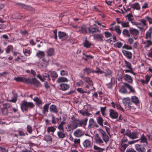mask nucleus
<instances>
[{
	"label": "nucleus",
	"instance_id": "a211bd4d",
	"mask_svg": "<svg viewBox=\"0 0 152 152\" xmlns=\"http://www.w3.org/2000/svg\"><path fill=\"white\" fill-rule=\"evenodd\" d=\"M140 142L144 143L143 144L144 146H147L148 145V142L146 137L143 134L141 137L140 138Z\"/></svg>",
	"mask_w": 152,
	"mask_h": 152
},
{
	"label": "nucleus",
	"instance_id": "f704fd0d",
	"mask_svg": "<svg viewBox=\"0 0 152 152\" xmlns=\"http://www.w3.org/2000/svg\"><path fill=\"white\" fill-rule=\"evenodd\" d=\"M130 28L129 30L126 29H124L122 31V34L125 36L127 37H130Z\"/></svg>",
	"mask_w": 152,
	"mask_h": 152
},
{
	"label": "nucleus",
	"instance_id": "2eb2a0df",
	"mask_svg": "<svg viewBox=\"0 0 152 152\" xmlns=\"http://www.w3.org/2000/svg\"><path fill=\"white\" fill-rule=\"evenodd\" d=\"M49 111L52 113L57 114L58 113V109L56 105L52 104L50 106Z\"/></svg>",
	"mask_w": 152,
	"mask_h": 152
},
{
	"label": "nucleus",
	"instance_id": "20e7f679",
	"mask_svg": "<svg viewBox=\"0 0 152 152\" xmlns=\"http://www.w3.org/2000/svg\"><path fill=\"white\" fill-rule=\"evenodd\" d=\"M124 135L128 136L130 139H134L138 137V134L137 132L133 131L131 132L130 130L128 129L126 131Z\"/></svg>",
	"mask_w": 152,
	"mask_h": 152
},
{
	"label": "nucleus",
	"instance_id": "0eeeda50",
	"mask_svg": "<svg viewBox=\"0 0 152 152\" xmlns=\"http://www.w3.org/2000/svg\"><path fill=\"white\" fill-rule=\"evenodd\" d=\"M124 135L121 142V150L122 151H124L126 148L128 146V140L127 137Z\"/></svg>",
	"mask_w": 152,
	"mask_h": 152
},
{
	"label": "nucleus",
	"instance_id": "5701e85b",
	"mask_svg": "<svg viewBox=\"0 0 152 152\" xmlns=\"http://www.w3.org/2000/svg\"><path fill=\"white\" fill-rule=\"evenodd\" d=\"M104 37L102 34H97L94 36V39L98 41H103Z\"/></svg>",
	"mask_w": 152,
	"mask_h": 152
},
{
	"label": "nucleus",
	"instance_id": "7c9ffc66",
	"mask_svg": "<svg viewBox=\"0 0 152 152\" xmlns=\"http://www.w3.org/2000/svg\"><path fill=\"white\" fill-rule=\"evenodd\" d=\"M68 80L66 77H59L57 80L56 83H59L61 82H67Z\"/></svg>",
	"mask_w": 152,
	"mask_h": 152
},
{
	"label": "nucleus",
	"instance_id": "338daca9",
	"mask_svg": "<svg viewBox=\"0 0 152 152\" xmlns=\"http://www.w3.org/2000/svg\"><path fill=\"white\" fill-rule=\"evenodd\" d=\"M23 53L26 56H27L26 54L28 55V56H30L31 54V51L30 50H29L27 49H25L23 50Z\"/></svg>",
	"mask_w": 152,
	"mask_h": 152
},
{
	"label": "nucleus",
	"instance_id": "c03bdc74",
	"mask_svg": "<svg viewBox=\"0 0 152 152\" xmlns=\"http://www.w3.org/2000/svg\"><path fill=\"white\" fill-rule=\"evenodd\" d=\"M105 72H104V73H103L104 74V76L105 77H107L108 75H111L112 72L109 69L107 68L105 69Z\"/></svg>",
	"mask_w": 152,
	"mask_h": 152
},
{
	"label": "nucleus",
	"instance_id": "58836bf2",
	"mask_svg": "<svg viewBox=\"0 0 152 152\" xmlns=\"http://www.w3.org/2000/svg\"><path fill=\"white\" fill-rule=\"evenodd\" d=\"M127 88L125 85L124 86H123L121 87V88L119 90V91L122 93H129L127 91Z\"/></svg>",
	"mask_w": 152,
	"mask_h": 152
},
{
	"label": "nucleus",
	"instance_id": "393cba45",
	"mask_svg": "<svg viewBox=\"0 0 152 152\" xmlns=\"http://www.w3.org/2000/svg\"><path fill=\"white\" fill-rule=\"evenodd\" d=\"M122 53L128 59H131L132 58V54L131 52L126 50H123Z\"/></svg>",
	"mask_w": 152,
	"mask_h": 152
},
{
	"label": "nucleus",
	"instance_id": "680f3d73",
	"mask_svg": "<svg viewBox=\"0 0 152 152\" xmlns=\"http://www.w3.org/2000/svg\"><path fill=\"white\" fill-rule=\"evenodd\" d=\"M113 107L114 108H116L118 110H120L122 111H124L123 109L118 104H116L115 105L113 106Z\"/></svg>",
	"mask_w": 152,
	"mask_h": 152
},
{
	"label": "nucleus",
	"instance_id": "1a4fd4ad",
	"mask_svg": "<svg viewBox=\"0 0 152 152\" xmlns=\"http://www.w3.org/2000/svg\"><path fill=\"white\" fill-rule=\"evenodd\" d=\"M76 28L78 32H80L81 33L84 34H87L88 33V29L85 25H83L81 26H75V27Z\"/></svg>",
	"mask_w": 152,
	"mask_h": 152
},
{
	"label": "nucleus",
	"instance_id": "423d86ee",
	"mask_svg": "<svg viewBox=\"0 0 152 152\" xmlns=\"http://www.w3.org/2000/svg\"><path fill=\"white\" fill-rule=\"evenodd\" d=\"M140 21L141 23H137L136 24V26L140 30H146L148 28V26L147 24L146 23L145 20L142 19L140 20Z\"/></svg>",
	"mask_w": 152,
	"mask_h": 152
},
{
	"label": "nucleus",
	"instance_id": "4468645a",
	"mask_svg": "<svg viewBox=\"0 0 152 152\" xmlns=\"http://www.w3.org/2000/svg\"><path fill=\"white\" fill-rule=\"evenodd\" d=\"M101 134L103 140L105 142H107L109 140V137L107 134L102 129L99 130Z\"/></svg>",
	"mask_w": 152,
	"mask_h": 152
},
{
	"label": "nucleus",
	"instance_id": "09e8293b",
	"mask_svg": "<svg viewBox=\"0 0 152 152\" xmlns=\"http://www.w3.org/2000/svg\"><path fill=\"white\" fill-rule=\"evenodd\" d=\"M124 61L126 65L125 66H126L127 68H129V69H132V68L131 66V64L126 60H124Z\"/></svg>",
	"mask_w": 152,
	"mask_h": 152
},
{
	"label": "nucleus",
	"instance_id": "a18cd8bd",
	"mask_svg": "<svg viewBox=\"0 0 152 152\" xmlns=\"http://www.w3.org/2000/svg\"><path fill=\"white\" fill-rule=\"evenodd\" d=\"M114 29L115 30V31L116 32L118 35H121V31L120 30V28L119 26H116L115 27Z\"/></svg>",
	"mask_w": 152,
	"mask_h": 152
},
{
	"label": "nucleus",
	"instance_id": "ea45409f",
	"mask_svg": "<svg viewBox=\"0 0 152 152\" xmlns=\"http://www.w3.org/2000/svg\"><path fill=\"white\" fill-rule=\"evenodd\" d=\"M56 130V128L54 126H51L47 128V131L48 133L50 132L53 133Z\"/></svg>",
	"mask_w": 152,
	"mask_h": 152
},
{
	"label": "nucleus",
	"instance_id": "9b49d317",
	"mask_svg": "<svg viewBox=\"0 0 152 152\" xmlns=\"http://www.w3.org/2000/svg\"><path fill=\"white\" fill-rule=\"evenodd\" d=\"M99 125L95 121L94 119L93 118H91L89 122L88 128V129H91L92 128H94L95 127H98Z\"/></svg>",
	"mask_w": 152,
	"mask_h": 152
},
{
	"label": "nucleus",
	"instance_id": "39448f33",
	"mask_svg": "<svg viewBox=\"0 0 152 152\" xmlns=\"http://www.w3.org/2000/svg\"><path fill=\"white\" fill-rule=\"evenodd\" d=\"M79 120L77 119L72 121L71 123L68 125L67 131H70L71 130L75 129L78 126Z\"/></svg>",
	"mask_w": 152,
	"mask_h": 152
},
{
	"label": "nucleus",
	"instance_id": "69168bd1",
	"mask_svg": "<svg viewBox=\"0 0 152 152\" xmlns=\"http://www.w3.org/2000/svg\"><path fill=\"white\" fill-rule=\"evenodd\" d=\"M106 107H101L100 108L101 111L102 113V115L104 116L105 115V111H106Z\"/></svg>",
	"mask_w": 152,
	"mask_h": 152
},
{
	"label": "nucleus",
	"instance_id": "774afa93",
	"mask_svg": "<svg viewBox=\"0 0 152 152\" xmlns=\"http://www.w3.org/2000/svg\"><path fill=\"white\" fill-rule=\"evenodd\" d=\"M122 48H125L128 50H132V48L131 46H129L126 44H124L122 47Z\"/></svg>",
	"mask_w": 152,
	"mask_h": 152
},
{
	"label": "nucleus",
	"instance_id": "6e6552de",
	"mask_svg": "<svg viewBox=\"0 0 152 152\" xmlns=\"http://www.w3.org/2000/svg\"><path fill=\"white\" fill-rule=\"evenodd\" d=\"M130 37H133L135 39H136L138 37L139 31L138 30L133 28H130Z\"/></svg>",
	"mask_w": 152,
	"mask_h": 152
},
{
	"label": "nucleus",
	"instance_id": "8fccbe9b",
	"mask_svg": "<svg viewBox=\"0 0 152 152\" xmlns=\"http://www.w3.org/2000/svg\"><path fill=\"white\" fill-rule=\"evenodd\" d=\"M103 120L102 118L100 116L98 117L97 119V122L101 126H103Z\"/></svg>",
	"mask_w": 152,
	"mask_h": 152
},
{
	"label": "nucleus",
	"instance_id": "603ef678",
	"mask_svg": "<svg viewBox=\"0 0 152 152\" xmlns=\"http://www.w3.org/2000/svg\"><path fill=\"white\" fill-rule=\"evenodd\" d=\"M133 17V15L132 13H129L126 16V18H127L129 21L132 22L133 20V18H132Z\"/></svg>",
	"mask_w": 152,
	"mask_h": 152
},
{
	"label": "nucleus",
	"instance_id": "5fc2aeb1",
	"mask_svg": "<svg viewBox=\"0 0 152 152\" xmlns=\"http://www.w3.org/2000/svg\"><path fill=\"white\" fill-rule=\"evenodd\" d=\"M96 70H93V72L95 73H100L102 74L104 73V72L101 71L99 68L96 67Z\"/></svg>",
	"mask_w": 152,
	"mask_h": 152
},
{
	"label": "nucleus",
	"instance_id": "4be33fe9",
	"mask_svg": "<svg viewBox=\"0 0 152 152\" xmlns=\"http://www.w3.org/2000/svg\"><path fill=\"white\" fill-rule=\"evenodd\" d=\"M94 139L96 143L102 144L103 143V141L98 134L97 133L95 134L94 136Z\"/></svg>",
	"mask_w": 152,
	"mask_h": 152
},
{
	"label": "nucleus",
	"instance_id": "dca6fc26",
	"mask_svg": "<svg viewBox=\"0 0 152 152\" xmlns=\"http://www.w3.org/2000/svg\"><path fill=\"white\" fill-rule=\"evenodd\" d=\"M152 26L150 27L148 31L145 34V38L148 40H151L152 39Z\"/></svg>",
	"mask_w": 152,
	"mask_h": 152
},
{
	"label": "nucleus",
	"instance_id": "37998d69",
	"mask_svg": "<svg viewBox=\"0 0 152 152\" xmlns=\"http://www.w3.org/2000/svg\"><path fill=\"white\" fill-rule=\"evenodd\" d=\"M54 50L53 48H50L48 51L47 53L48 56H51L54 54Z\"/></svg>",
	"mask_w": 152,
	"mask_h": 152
},
{
	"label": "nucleus",
	"instance_id": "9d476101",
	"mask_svg": "<svg viewBox=\"0 0 152 152\" xmlns=\"http://www.w3.org/2000/svg\"><path fill=\"white\" fill-rule=\"evenodd\" d=\"M88 33L90 34H95L97 33H100L101 30L98 27H94L91 26L88 28Z\"/></svg>",
	"mask_w": 152,
	"mask_h": 152
},
{
	"label": "nucleus",
	"instance_id": "c9c22d12",
	"mask_svg": "<svg viewBox=\"0 0 152 152\" xmlns=\"http://www.w3.org/2000/svg\"><path fill=\"white\" fill-rule=\"evenodd\" d=\"M64 131H58L57 132V135L60 138L63 139L65 137V135L63 133Z\"/></svg>",
	"mask_w": 152,
	"mask_h": 152
},
{
	"label": "nucleus",
	"instance_id": "4c0bfd02",
	"mask_svg": "<svg viewBox=\"0 0 152 152\" xmlns=\"http://www.w3.org/2000/svg\"><path fill=\"white\" fill-rule=\"evenodd\" d=\"M45 55L44 52L39 50L37 53L36 56L40 58H41L45 56Z\"/></svg>",
	"mask_w": 152,
	"mask_h": 152
},
{
	"label": "nucleus",
	"instance_id": "cd10ccee",
	"mask_svg": "<svg viewBox=\"0 0 152 152\" xmlns=\"http://www.w3.org/2000/svg\"><path fill=\"white\" fill-rule=\"evenodd\" d=\"M123 78L124 79L129 83H132L133 81V79L131 77L127 74H125L124 75Z\"/></svg>",
	"mask_w": 152,
	"mask_h": 152
},
{
	"label": "nucleus",
	"instance_id": "2f4dec72",
	"mask_svg": "<svg viewBox=\"0 0 152 152\" xmlns=\"http://www.w3.org/2000/svg\"><path fill=\"white\" fill-rule=\"evenodd\" d=\"M43 79L44 80V82L46 80L50 82L51 80L49 75L46 73L43 74Z\"/></svg>",
	"mask_w": 152,
	"mask_h": 152
},
{
	"label": "nucleus",
	"instance_id": "e2e57ef3",
	"mask_svg": "<svg viewBox=\"0 0 152 152\" xmlns=\"http://www.w3.org/2000/svg\"><path fill=\"white\" fill-rule=\"evenodd\" d=\"M27 132L29 134L32 133L33 130L32 129V127L31 126H30L29 125H27Z\"/></svg>",
	"mask_w": 152,
	"mask_h": 152
},
{
	"label": "nucleus",
	"instance_id": "c756f323",
	"mask_svg": "<svg viewBox=\"0 0 152 152\" xmlns=\"http://www.w3.org/2000/svg\"><path fill=\"white\" fill-rule=\"evenodd\" d=\"M92 45V44L89 42L87 39L83 42V45L84 47L87 48H90Z\"/></svg>",
	"mask_w": 152,
	"mask_h": 152
},
{
	"label": "nucleus",
	"instance_id": "f03ea898",
	"mask_svg": "<svg viewBox=\"0 0 152 152\" xmlns=\"http://www.w3.org/2000/svg\"><path fill=\"white\" fill-rule=\"evenodd\" d=\"M20 108L23 112L28 111V108L32 109L35 107L34 103L31 102H28L25 100L22 101L20 104Z\"/></svg>",
	"mask_w": 152,
	"mask_h": 152
},
{
	"label": "nucleus",
	"instance_id": "412c9836",
	"mask_svg": "<svg viewBox=\"0 0 152 152\" xmlns=\"http://www.w3.org/2000/svg\"><path fill=\"white\" fill-rule=\"evenodd\" d=\"M34 101L36 103L37 105L40 108L42 109V107L40 105H41L43 103L40 99L38 97H36L33 99Z\"/></svg>",
	"mask_w": 152,
	"mask_h": 152
},
{
	"label": "nucleus",
	"instance_id": "864d4df0",
	"mask_svg": "<svg viewBox=\"0 0 152 152\" xmlns=\"http://www.w3.org/2000/svg\"><path fill=\"white\" fill-rule=\"evenodd\" d=\"M50 75L52 78H57L58 77V74L55 71L50 72Z\"/></svg>",
	"mask_w": 152,
	"mask_h": 152
},
{
	"label": "nucleus",
	"instance_id": "f8f14e48",
	"mask_svg": "<svg viewBox=\"0 0 152 152\" xmlns=\"http://www.w3.org/2000/svg\"><path fill=\"white\" fill-rule=\"evenodd\" d=\"M58 36L59 39H61L62 41L67 40L68 38V36L66 33L61 31L58 32Z\"/></svg>",
	"mask_w": 152,
	"mask_h": 152
},
{
	"label": "nucleus",
	"instance_id": "13d9d810",
	"mask_svg": "<svg viewBox=\"0 0 152 152\" xmlns=\"http://www.w3.org/2000/svg\"><path fill=\"white\" fill-rule=\"evenodd\" d=\"M123 45V44L120 42L118 41L116 43L114 44V46L115 47H117L118 48H121Z\"/></svg>",
	"mask_w": 152,
	"mask_h": 152
},
{
	"label": "nucleus",
	"instance_id": "4d7b16f0",
	"mask_svg": "<svg viewBox=\"0 0 152 152\" xmlns=\"http://www.w3.org/2000/svg\"><path fill=\"white\" fill-rule=\"evenodd\" d=\"M124 84H125L127 88L129 89L130 91L129 92V93L130 92H132L133 93L134 92V90L132 88V87L131 86L127 83H124Z\"/></svg>",
	"mask_w": 152,
	"mask_h": 152
},
{
	"label": "nucleus",
	"instance_id": "473e14b6",
	"mask_svg": "<svg viewBox=\"0 0 152 152\" xmlns=\"http://www.w3.org/2000/svg\"><path fill=\"white\" fill-rule=\"evenodd\" d=\"M131 100L133 102L136 104L139 103V100L138 98L135 96H133L131 97Z\"/></svg>",
	"mask_w": 152,
	"mask_h": 152
},
{
	"label": "nucleus",
	"instance_id": "a878e982",
	"mask_svg": "<svg viewBox=\"0 0 152 152\" xmlns=\"http://www.w3.org/2000/svg\"><path fill=\"white\" fill-rule=\"evenodd\" d=\"M44 140L46 141L48 143L50 144L52 142V138L49 135H46L44 136Z\"/></svg>",
	"mask_w": 152,
	"mask_h": 152
},
{
	"label": "nucleus",
	"instance_id": "7ed1b4c3",
	"mask_svg": "<svg viewBox=\"0 0 152 152\" xmlns=\"http://www.w3.org/2000/svg\"><path fill=\"white\" fill-rule=\"evenodd\" d=\"M130 102V99L129 98H127L124 99L123 102L125 108L127 110H135V108L133 106V104Z\"/></svg>",
	"mask_w": 152,
	"mask_h": 152
},
{
	"label": "nucleus",
	"instance_id": "c85d7f7f",
	"mask_svg": "<svg viewBox=\"0 0 152 152\" xmlns=\"http://www.w3.org/2000/svg\"><path fill=\"white\" fill-rule=\"evenodd\" d=\"M50 104H46L43 107V109L42 110V113L43 115H45L46 112H48L49 106Z\"/></svg>",
	"mask_w": 152,
	"mask_h": 152
},
{
	"label": "nucleus",
	"instance_id": "bb28decb",
	"mask_svg": "<svg viewBox=\"0 0 152 152\" xmlns=\"http://www.w3.org/2000/svg\"><path fill=\"white\" fill-rule=\"evenodd\" d=\"M83 73L88 75L91 73H94L93 70L89 67H86L83 69Z\"/></svg>",
	"mask_w": 152,
	"mask_h": 152
},
{
	"label": "nucleus",
	"instance_id": "49530a36",
	"mask_svg": "<svg viewBox=\"0 0 152 152\" xmlns=\"http://www.w3.org/2000/svg\"><path fill=\"white\" fill-rule=\"evenodd\" d=\"M121 25L122 27L123 28H128L130 26L129 23L128 22L122 21Z\"/></svg>",
	"mask_w": 152,
	"mask_h": 152
},
{
	"label": "nucleus",
	"instance_id": "de8ad7c7",
	"mask_svg": "<svg viewBox=\"0 0 152 152\" xmlns=\"http://www.w3.org/2000/svg\"><path fill=\"white\" fill-rule=\"evenodd\" d=\"M142 19H144L145 20L146 23V21H148L150 24H152V18L151 17L148 16H146Z\"/></svg>",
	"mask_w": 152,
	"mask_h": 152
},
{
	"label": "nucleus",
	"instance_id": "0e129e2a",
	"mask_svg": "<svg viewBox=\"0 0 152 152\" xmlns=\"http://www.w3.org/2000/svg\"><path fill=\"white\" fill-rule=\"evenodd\" d=\"M105 37L106 38H108L111 37L112 36L111 34L108 32L106 31L104 32Z\"/></svg>",
	"mask_w": 152,
	"mask_h": 152
},
{
	"label": "nucleus",
	"instance_id": "ddd939ff",
	"mask_svg": "<svg viewBox=\"0 0 152 152\" xmlns=\"http://www.w3.org/2000/svg\"><path fill=\"white\" fill-rule=\"evenodd\" d=\"M146 146H144L143 145L137 144L135 145V148L138 152H145V147Z\"/></svg>",
	"mask_w": 152,
	"mask_h": 152
},
{
	"label": "nucleus",
	"instance_id": "052dcab7",
	"mask_svg": "<svg viewBox=\"0 0 152 152\" xmlns=\"http://www.w3.org/2000/svg\"><path fill=\"white\" fill-rule=\"evenodd\" d=\"M17 4L20 6L21 8L26 9L28 8V6L24 4L21 3H17Z\"/></svg>",
	"mask_w": 152,
	"mask_h": 152
},
{
	"label": "nucleus",
	"instance_id": "3c124183",
	"mask_svg": "<svg viewBox=\"0 0 152 152\" xmlns=\"http://www.w3.org/2000/svg\"><path fill=\"white\" fill-rule=\"evenodd\" d=\"M84 83L82 80H80L76 83V85L77 86L79 87H82L83 86Z\"/></svg>",
	"mask_w": 152,
	"mask_h": 152
},
{
	"label": "nucleus",
	"instance_id": "6e6d98bb",
	"mask_svg": "<svg viewBox=\"0 0 152 152\" xmlns=\"http://www.w3.org/2000/svg\"><path fill=\"white\" fill-rule=\"evenodd\" d=\"M103 128H104L106 132L109 135H110V125H109L108 126H102Z\"/></svg>",
	"mask_w": 152,
	"mask_h": 152
},
{
	"label": "nucleus",
	"instance_id": "f3484780",
	"mask_svg": "<svg viewBox=\"0 0 152 152\" xmlns=\"http://www.w3.org/2000/svg\"><path fill=\"white\" fill-rule=\"evenodd\" d=\"M109 112L111 118L115 119L118 117V113L113 109H110Z\"/></svg>",
	"mask_w": 152,
	"mask_h": 152
},
{
	"label": "nucleus",
	"instance_id": "6ab92c4d",
	"mask_svg": "<svg viewBox=\"0 0 152 152\" xmlns=\"http://www.w3.org/2000/svg\"><path fill=\"white\" fill-rule=\"evenodd\" d=\"M83 144L85 148L91 147L92 145L91 142L88 139H86L84 140L83 143Z\"/></svg>",
	"mask_w": 152,
	"mask_h": 152
},
{
	"label": "nucleus",
	"instance_id": "bf43d9fd",
	"mask_svg": "<svg viewBox=\"0 0 152 152\" xmlns=\"http://www.w3.org/2000/svg\"><path fill=\"white\" fill-rule=\"evenodd\" d=\"M60 75L62 76H67L68 75V72L67 71L61 70L60 72Z\"/></svg>",
	"mask_w": 152,
	"mask_h": 152
},
{
	"label": "nucleus",
	"instance_id": "f257e3e1",
	"mask_svg": "<svg viewBox=\"0 0 152 152\" xmlns=\"http://www.w3.org/2000/svg\"><path fill=\"white\" fill-rule=\"evenodd\" d=\"M14 80L17 82H23L28 84L33 85L36 87L39 86L40 83L35 78H26L23 77L18 76L15 77Z\"/></svg>",
	"mask_w": 152,
	"mask_h": 152
},
{
	"label": "nucleus",
	"instance_id": "a19ab883",
	"mask_svg": "<svg viewBox=\"0 0 152 152\" xmlns=\"http://www.w3.org/2000/svg\"><path fill=\"white\" fill-rule=\"evenodd\" d=\"M74 134L75 136L77 137H80L82 136L81 131L79 129L76 131L74 132Z\"/></svg>",
	"mask_w": 152,
	"mask_h": 152
},
{
	"label": "nucleus",
	"instance_id": "79ce46f5",
	"mask_svg": "<svg viewBox=\"0 0 152 152\" xmlns=\"http://www.w3.org/2000/svg\"><path fill=\"white\" fill-rule=\"evenodd\" d=\"M94 148L95 150L94 152H103V149L100 147L94 145Z\"/></svg>",
	"mask_w": 152,
	"mask_h": 152
},
{
	"label": "nucleus",
	"instance_id": "72a5a7b5",
	"mask_svg": "<svg viewBox=\"0 0 152 152\" xmlns=\"http://www.w3.org/2000/svg\"><path fill=\"white\" fill-rule=\"evenodd\" d=\"M83 79L85 82L88 83L90 86H92L93 85V83L91 80L88 77H86L84 78Z\"/></svg>",
	"mask_w": 152,
	"mask_h": 152
},
{
	"label": "nucleus",
	"instance_id": "aec40b11",
	"mask_svg": "<svg viewBox=\"0 0 152 152\" xmlns=\"http://www.w3.org/2000/svg\"><path fill=\"white\" fill-rule=\"evenodd\" d=\"M88 120L87 118H86L85 119L81 121L79 120L78 126H83L85 128L87 125Z\"/></svg>",
	"mask_w": 152,
	"mask_h": 152
},
{
	"label": "nucleus",
	"instance_id": "e433bc0d",
	"mask_svg": "<svg viewBox=\"0 0 152 152\" xmlns=\"http://www.w3.org/2000/svg\"><path fill=\"white\" fill-rule=\"evenodd\" d=\"M131 7L132 8L137 10H139L140 9V7L138 3H136L132 4Z\"/></svg>",
	"mask_w": 152,
	"mask_h": 152
},
{
	"label": "nucleus",
	"instance_id": "b1692460",
	"mask_svg": "<svg viewBox=\"0 0 152 152\" xmlns=\"http://www.w3.org/2000/svg\"><path fill=\"white\" fill-rule=\"evenodd\" d=\"M60 89L64 91L70 88L69 85L65 83H62L60 84Z\"/></svg>",
	"mask_w": 152,
	"mask_h": 152
}]
</instances>
